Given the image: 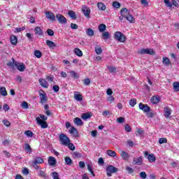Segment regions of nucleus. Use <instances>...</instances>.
<instances>
[{
    "label": "nucleus",
    "instance_id": "f257e3e1",
    "mask_svg": "<svg viewBox=\"0 0 179 179\" xmlns=\"http://www.w3.org/2000/svg\"><path fill=\"white\" fill-rule=\"evenodd\" d=\"M59 141L63 146H68V144L69 142H71V140L69 139V137H67L65 134H60L59 136Z\"/></svg>",
    "mask_w": 179,
    "mask_h": 179
},
{
    "label": "nucleus",
    "instance_id": "f03ea898",
    "mask_svg": "<svg viewBox=\"0 0 179 179\" xmlns=\"http://www.w3.org/2000/svg\"><path fill=\"white\" fill-rule=\"evenodd\" d=\"M114 38L117 40V41H120V43H125L127 40V37L120 31H116L114 34Z\"/></svg>",
    "mask_w": 179,
    "mask_h": 179
},
{
    "label": "nucleus",
    "instance_id": "7ed1b4c3",
    "mask_svg": "<svg viewBox=\"0 0 179 179\" xmlns=\"http://www.w3.org/2000/svg\"><path fill=\"white\" fill-rule=\"evenodd\" d=\"M117 171H118V169L114 166L110 165L106 167V174L108 177H111L113 173H117Z\"/></svg>",
    "mask_w": 179,
    "mask_h": 179
},
{
    "label": "nucleus",
    "instance_id": "20e7f679",
    "mask_svg": "<svg viewBox=\"0 0 179 179\" xmlns=\"http://www.w3.org/2000/svg\"><path fill=\"white\" fill-rule=\"evenodd\" d=\"M139 54L143 55L145 54H148L149 55H155V50L152 48H143L138 51Z\"/></svg>",
    "mask_w": 179,
    "mask_h": 179
},
{
    "label": "nucleus",
    "instance_id": "39448f33",
    "mask_svg": "<svg viewBox=\"0 0 179 179\" xmlns=\"http://www.w3.org/2000/svg\"><path fill=\"white\" fill-rule=\"evenodd\" d=\"M81 10H82L84 16H85V17H87V19H89L90 17V8H89L86 5H83L82 6Z\"/></svg>",
    "mask_w": 179,
    "mask_h": 179
},
{
    "label": "nucleus",
    "instance_id": "423d86ee",
    "mask_svg": "<svg viewBox=\"0 0 179 179\" xmlns=\"http://www.w3.org/2000/svg\"><path fill=\"white\" fill-rule=\"evenodd\" d=\"M36 121L38 125L41 126V128L42 129H45V128H48V124L47 123V122L43 121L39 117H37L36 118Z\"/></svg>",
    "mask_w": 179,
    "mask_h": 179
},
{
    "label": "nucleus",
    "instance_id": "0eeeda50",
    "mask_svg": "<svg viewBox=\"0 0 179 179\" xmlns=\"http://www.w3.org/2000/svg\"><path fill=\"white\" fill-rule=\"evenodd\" d=\"M138 108L143 111L145 114L150 112V108L148 104H143V103H140L138 104Z\"/></svg>",
    "mask_w": 179,
    "mask_h": 179
},
{
    "label": "nucleus",
    "instance_id": "6e6552de",
    "mask_svg": "<svg viewBox=\"0 0 179 179\" xmlns=\"http://www.w3.org/2000/svg\"><path fill=\"white\" fill-rule=\"evenodd\" d=\"M144 156L145 157H147L150 163H155V162H156V157L155 156L154 154L149 155V152H148V151H145L144 152Z\"/></svg>",
    "mask_w": 179,
    "mask_h": 179
},
{
    "label": "nucleus",
    "instance_id": "1a4fd4ad",
    "mask_svg": "<svg viewBox=\"0 0 179 179\" xmlns=\"http://www.w3.org/2000/svg\"><path fill=\"white\" fill-rule=\"evenodd\" d=\"M46 19H48V20H50V22H55V15L52 13L51 11H46L45 13Z\"/></svg>",
    "mask_w": 179,
    "mask_h": 179
},
{
    "label": "nucleus",
    "instance_id": "9d476101",
    "mask_svg": "<svg viewBox=\"0 0 179 179\" xmlns=\"http://www.w3.org/2000/svg\"><path fill=\"white\" fill-rule=\"evenodd\" d=\"M56 18L57 19L59 23H60L61 24H65V23H66V18L61 14H57L56 15Z\"/></svg>",
    "mask_w": 179,
    "mask_h": 179
},
{
    "label": "nucleus",
    "instance_id": "9b49d317",
    "mask_svg": "<svg viewBox=\"0 0 179 179\" xmlns=\"http://www.w3.org/2000/svg\"><path fill=\"white\" fill-rule=\"evenodd\" d=\"M15 67L20 71V72H24L26 69V66L23 63H20L18 62H15Z\"/></svg>",
    "mask_w": 179,
    "mask_h": 179
},
{
    "label": "nucleus",
    "instance_id": "f8f14e48",
    "mask_svg": "<svg viewBox=\"0 0 179 179\" xmlns=\"http://www.w3.org/2000/svg\"><path fill=\"white\" fill-rule=\"evenodd\" d=\"M164 110L165 118H170V115H171V113H173V110H171V108L169 107H164Z\"/></svg>",
    "mask_w": 179,
    "mask_h": 179
},
{
    "label": "nucleus",
    "instance_id": "ddd939ff",
    "mask_svg": "<svg viewBox=\"0 0 179 179\" xmlns=\"http://www.w3.org/2000/svg\"><path fill=\"white\" fill-rule=\"evenodd\" d=\"M38 82H39V84L41 85V86H42V87H45V89H48L49 85L45 79L39 78Z\"/></svg>",
    "mask_w": 179,
    "mask_h": 179
},
{
    "label": "nucleus",
    "instance_id": "4468645a",
    "mask_svg": "<svg viewBox=\"0 0 179 179\" xmlns=\"http://www.w3.org/2000/svg\"><path fill=\"white\" fill-rule=\"evenodd\" d=\"M120 156H121L122 159L123 160H125L126 162H128V160H129V154H128V152H127L124 150H122L120 152Z\"/></svg>",
    "mask_w": 179,
    "mask_h": 179
},
{
    "label": "nucleus",
    "instance_id": "2eb2a0df",
    "mask_svg": "<svg viewBox=\"0 0 179 179\" xmlns=\"http://www.w3.org/2000/svg\"><path fill=\"white\" fill-rule=\"evenodd\" d=\"M40 97H41V104H44V103H47L48 98L47 97V94H45V92H43V94H40Z\"/></svg>",
    "mask_w": 179,
    "mask_h": 179
},
{
    "label": "nucleus",
    "instance_id": "dca6fc26",
    "mask_svg": "<svg viewBox=\"0 0 179 179\" xmlns=\"http://www.w3.org/2000/svg\"><path fill=\"white\" fill-rule=\"evenodd\" d=\"M92 115H93V113H83L81 118L82 120H84V121H86L87 120H90V118H92Z\"/></svg>",
    "mask_w": 179,
    "mask_h": 179
},
{
    "label": "nucleus",
    "instance_id": "f3484780",
    "mask_svg": "<svg viewBox=\"0 0 179 179\" xmlns=\"http://www.w3.org/2000/svg\"><path fill=\"white\" fill-rule=\"evenodd\" d=\"M43 163H44V159H43L41 157H36L32 162V164H43Z\"/></svg>",
    "mask_w": 179,
    "mask_h": 179
},
{
    "label": "nucleus",
    "instance_id": "a211bd4d",
    "mask_svg": "<svg viewBox=\"0 0 179 179\" xmlns=\"http://www.w3.org/2000/svg\"><path fill=\"white\" fill-rule=\"evenodd\" d=\"M120 15L126 19L127 16L129 15V11L128 10V9H127V8H122L120 10Z\"/></svg>",
    "mask_w": 179,
    "mask_h": 179
},
{
    "label": "nucleus",
    "instance_id": "6ab92c4d",
    "mask_svg": "<svg viewBox=\"0 0 179 179\" xmlns=\"http://www.w3.org/2000/svg\"><path fill=\"white\" fill-rule=\"evenodd\" d=\"M46 45L49 47L51 50H54L55 47H57V44L55 43L52 42V41L46 40Z\"/></svg>",
    "mask_w": 179,
    "mask_h": 179
},
{
    "label": "nucleus",
    "instance_id": "aec40b11",
    "mask_svg": "<svg viewBox=\"0 0 179 179\" xmlns=\"http://www.w3.org/2000/svg\"><path fill=\"white\" fill-rule=\"evenodd\" d=\"M34 32L36 36H43L44 34L43 29H41V27H36L34 29Z\"/></svg>",
    "mask_w": 179,
    "mask_h": 179
},
{
    "label": "nucleus",
    "instance_id": "412c9836",
    "mask_svg": "<svg viewBox=\"0 0 179 179\" xmlns=\"http://www.w3.org/2000/svg\"><path fill=\"white\" fill-rule=\"evenodd\" d=\"M99 10L104 11L106 9H107V7L106 6V4L103 2H98L96 5Z\"/></svg>",
    "mask_w": 179,
    "mask_h": 179
},
{
    "label": "nucleus",
    "instance_id": "4be33fe9",
    "mask_svg": "<svg viewBox=\"0 0 179 179\" xmlns=\"http://www.w3.org/2000/svg\"><path fill=\"white\" fill-rule=\"evenodd\" d=\"M143 162V160L142 159V157H139L133 159L134 164H138V166H141V164H142Z\"/></svg>",
    "mask_w": 179,
    "mask_h": 179
},
{
    "label": "nucleus",
    "instance_id": "5701e85b",
    "mask_svg": "<svg viewBox=\"0 0 179 179\" xmlns=\"http://www.w3.org/2000/svg\"><path fill=\"white\" fill-rule=\"evenodd\" d=\"M152 104H157L160 102V96H154L150 99Z\"/></svg>",
    "mask_w": 179,
    "mask_h": 179
},
{
    "label": "nucleus",
    "instance_id": "b1692460",
    "mask_svg": "<svg viewBox=\"0 0 179 179\" xmlns=\"http://www.w3.org/2000/svg\"><path fill=\"white\" fill-rule=\"evenodd\" d=\"M74 99L76 101H82V100H83V96L78 93V92H76L74 94Z\"/></svg>",
    "mask_w": 179,
    "mask_h": 179
},
{
    "label": "nucleus",
    "instance_id": "393cba45",
    "mask_svg": "<svg viewBox=\"0 0 179 179\" xmlns=\"http://www.w3.org/2000/svg\"><path fill=\"white\" fill-rule=\"evenodd\" d=\"M13 62H9L7 65L11 69H15L16 68V62L14 58H12Z\"/></svg>",
    "mask_w": 179,
    "mask_h": 179
},
{
    "label": "nucleus",
    "instance_id": "a878e982",
    "mask_svg": "<svg viewBox=\"0 0 179 179\" xmlns=\"http://www.w3.org/2000/svg\"><path fill=\"white\" fill-rule=\"evenodd\" d=\"M48 164H50V166H55V164H57V159H55L54 157H49Z\"/></svg>",
    "mask_w": 179,
    "mask_h": 179
},
{
    "label": "nucleus",
    "instance_id": "bb28decb",
    "mask_svg": "<svg viewBox=\"0 0 179 179\" xmlns=\"http://www.w3.org/2000/svg\"><path fill=\"white\" fill-rule=\"evenodd\" d=\"M85 33L88 37H92V36H94V31L92 29V28L86 29Z\"/></svg>",
    "mask_w": 179,
    "mask_h": 179
},
{
    "label": "nucleus",
    "instance_id": "cd10ccee",
    "mask_svg": "<svg viewBox=\"0 0 179 179\" xmlns=\"http://www.w3.org/2000/svg\"><path fill=\"white\" fill-rule=\"evenodd\" d=\"M10 43L13 45H16L17 44V36L15 35L10 36Z\"/></svg>",
    "mask_w": 179,
    "mask_h": 179
},
{
    "label": "nucleus",
    "instance_id": "c85d7f7f",
    "mask_svg": "<svg viewBox=\"0 0 179 179\" xmlns=\"http://www.w3.org/2000/svg\"><path fill=\"white\" fill-rule=\"evenodd\" d=\"M74 124L76 125H78V126H82L83 125V122L82 121V119L79 118V117H76L73 120Z\"/></svg>",
    "mask_w": 179,
    "mask_h": 179
},
{
    "label": "nucleus",
    "instance_id": "c756f323",
    "mask_svg": "<svg viewBox=\"0 0 179 179\" xmlns=\"http://www.w3.org/2000/svg\"><path fill=\"white\" fill-rule=\"evenodd\" d=\"M69 133L71 134L72 135H74V136H78V129H76V128H75L74 127H72L70 129H69Z\"/></svg>",
    "mask_w": 179,
    "mask_h": 179
},
{
    "label": "nucleus",
    "instance_id": "7c9ffc66",
    "mask_svg": "<svg viewBox=\"0 0 179 179\" xmlns=\"http://www.w3.org/2000/svg\"><path fill=\"white\" fill-rule=\"evenodd\" d=\"M74 53L78 57H83V52H82V50H80V49H79L78 48L74 49Z\"/></svg>",
    "mask_w": 179,
    "mask_h": 179
},
{
    "label": "nucleus",
    "instance_id": "2f4dec72",
    "mask_svg": "<svg viewBox=\"0 0 179 179\" xmlns=\"http://www.w3.org/2000/svg\"><path fill=\"white\" fill-rule=\"evenodd\" d=\"M106 154L108 155V156H110V157H115V156H117V152L111 150H108L106 151Z\"/></svg>",
    "mask_w": 179,
    "mask_h": 179
},
{
    "label": "nucleus",
    "instance_id": "473e14b6",
    "mask_svg": "<svg viewBox=\"0 0 179 179\" xmlns=\"http://www.w3.org/2000/svg\"><path fill=\"white\" fill-rule=\"evenodd\" d=\"M106 29H107V27L104 24H101L98 27V29L99 30L100 33H103Z\"/></svg>",
    "mask_w": 179,
    "mask_h": 179
},
{
    "label": "nucleus",
    "instance_id": "72a5a7b5",
    "mask_svg": "<svg viewBox=\"0 0 179 179\" xmlns=\"http://www.w3.org/2000/svg\"><path fill=\"white\" fill-rule=\"evenodd\" d=\"M162 63L164 64V65H165V66H168V65H170L171 62H170V59H169L168 57H163Z\"/></svg>",
    "mask_w": 179,
    "mask_h": 179
},
{
    "label": "nucleus",
    "instance_id": "f704fd0d",
    "mask_svg": "<svg viewBox=\"0 0 179 179\" xmlns=\"http://www.w3.org/2000/svg\"><path fill=\"white\" fill-rule=\"evenodd\" d=\"M68 15L70 17H72L73 20H76V13L73 10H69Z\"/></svg>",
    "mask_w": 179,
    "mask_h": 179
},
{
    "label": "nucleus",
    "instance_id": "c9c22d12",
    "mask_svg": "<svg viewBox=\"0 0 179 179\" xmlns=\"http://www.w3.org/2000/svg\"><path fill=\"white\" fill-rule=\"evenodd\" d=\"M172 86L173 87L174 92H179V83L178 82H174L172 84Z\"/></svg>",
    "mask_w": 179,
    "mask_h": 179
},
{
    "label": "nucleus",
    "instance_id": "e433bc0d",
    "mask_svg": "<svg viewBox=\"0 0 179 179\" xmlns=\"http://www.w3.org/2000/svg\"><path fill=\"white\" fill-rule=\"evenodd\" d=\"M0 93L1 94V96H8V92H6V88H5L4 87H1L0 88Z\"/></svg>",
    "mask_w": 179,
    "mask_h": 179
},
{
    "label": "nucleus",
    "instance_id": "4c0bfd02",
    "mask_svg": "<svg viewBox=\"0 0 179 179\" xmlns=\"http://www.w3.org/2000/svg\"><path fill=\"white\" fill-rule=\"evenodd\" d=\"M126 19L129 23H135V18L131 14H129Z\"/></svg>",
    "mask_w": 179,
    "mask_h": 179
},
{
    "label": "nucleus",
    "instance_id": "58836bf2",
    "mask_svg": "<svg viewBox=\"0 0 179 179\" xmlns=\"http://www.w3.org/2000/svg\"><path fill=\"white\" fill-rule=\"evenodd\" d=\"M143 134H145V131L141 129H137V130L135 131L136 136H141V135H143Z\"/></svg>",
    "mask_w": 179,
    "mask_h": 179
},
{
    "label": "nucleus",
    "instance_id": "ea45409f",
    "mask_svg": "<svg viewBox=\"0 0 179 179\" xmlns=\"http://www.w3.org/2000/svg\"><path fill=\"white\" fill-rule=\"evenodd\" d=\"M102 38L103 40H108L110 38V33L107 31L102 33Z\"/></svg>",
    "mask_w": 179,
    "mask_h": 179
},
{
    "label": "nucleus",
    "instance_id": "a19ab883",
    "mask_svg": "<svg viewBox=\"0 0 179 179\" xmlns=\"http://www.w3.org/2000/svg\"><path fill=\"white\" fill-rule=\"evenodd\" d=\"M70 74L71 75L72 78H74V79H79V74L76 72L71 71H70Z\"/></svg>",
    "mask_w": 179,
    "mask_h": 179
},
{
    "label": "nucleus",
    "instance_id": "79ce46f5",
    "mask_svg": "<svg viewBox=\"0 0 179 179\" xmlns=\"http://www.w3.org/2000/svg\"><path fill=\"white\" fill-rule=\"evenodd\" d=\"M65 163L67 164V166H71V164H72V159H71L69 157H66L65 158Z\"/></svg>",
    "mask_w": 179,
    "mask_h": 179
},
{
    "label": "nucleus",
    "instance_id": "37998d69",
    "mask_svg": "<svg viewBox=\"0 0 179 179\" xmlns=\"http://www.w3.org/2000/svg\"><path fill=\"white\" fill-rule=\"evenodd\" d=\"M95 52H96V54H97L98 55H100V54L103 52V50L100 46H96L95 47Z\"/></svg>",
    "mask_w": 179,
    "mask_h": 179
},
{
    "label": "nucleus",
    "instance_id": "c03bdc74",
    "mask_svg": "<svg viewBox=\"0 0 179 179\" xmlns=\"http://www.w3.org/2000/svg\"><path fill=\"white\" fill-rule=\"evenodd\" d=\"M24 135H26V136H27L28 138H33V133L30 130L25 131Z\"/></svg>",
    "mask_w": 179,
    "mask_h": 179
},
{
    "label": "nucleus",
    "instance_id": "a18cd8bd",
    "mask_svg": "<svg viewBox=\"0 0 179 179\" xmlns=\"http://www.w3.org/2000/svg\"><path fill=\"white\" fill-rule=\"evenodd\" d=\"M24 30H26V27H24L15 28L14 33H20V31H23Z\"/></svg>",
    "mask_w": 179,
    "mask_h": 179
},
{
    "label": "nucleus",
    "instance_id": "49530a36",
    "mask_svg": "<svg viewBox=\"0 0 179 179\" xmlns=\"http://www.w3.org/2000/svg\"><path fill=\"white\" fill-rule=\"evenodd\" d=\"M129 106H131V107H135V106H136V99H131L129 101Z\"/></svg>",
    "mask_w": 179,
    "mask_h": 179
},
{
    "label": "nucleus",
    "instance_id": "de8ad7c7",
    "mask_svg": "<svg viewBox=\"0 0 179 179\" xmlns=\"http://www.w3.org/2000/svg\"><path fill=\"white\" fill-rule=\"evenodd\" d=\"M38 176L42 177V178H45V172L41 169L38 171Z\"/></svg>",
    "mask_w": 179,
    "mask_h": 179
},
{
    "label": "nucleus",
    "instance_id": "09e8293b",
    "mask_svg": "<svg viewBox=\"0 0 179 179\" xmlns=\"http://www.w3.org/2000/svg\"><path fill=\"white\" fill-rule=\"evenodd\" d=\"M25 151L27 153H31V147H30V145L25 144Z\"/></svg>",
    "mask_w": 179,
    "mask_h": 179
},
{
    "label": "nucleus",
    "instance_id": "8fccbe9b",
    "mask_svg": "<svg viewBox=\"0 0 179 179\" xmlns=\"http://www.w3.org/2000/svg\"><path fill=\"white\" fill-rule=\"evenodd\" d=\"M108 69L111 73H114L117 71V68L115 66H108Z\"/></svg>",
    "mask_w": 179,
    "mask_h": 179
},
{
    "label": "nucleus",
    "instance_id": "3c124183",
    "mask_svg": "<svg viewBox=\"0 0 179 179\" xmlns=\"http://www.w3.org/2000/svg\"><path fill=\"white\" fill-rule=\"evenodd\" d=\"M21 107L25 110H27V108H29V103H27L26 101H23L21 104Z\"/></svg>",
    "mask_w": 179,
    "mask_h": 179
},
{
    "label": "nucleus",
    "instance_id": "603ef678",
    "mask_svg": "<svg viewBox=\"0 0 179 179\" xmlns=\"http://www.w3.org/2000/svg\"><path fill=\"white\" fill-rule=\"evenodd\" d=\"M34 55L36 57V58H40L42 55V53L40 50H35Z\"/></svg>",
    "mask_w": 179,
    "mask_h": 179
},
{
    "label": "nucleus",
    "instance_id": "864d4df0",
    "mask_svg": "<svg viewBox=\"0 0 179 179\" xmlns=\"http://www.w3.org/2000/svg\"><path fill=\"white\" fill-rule=\"evenodd\" d=\"M159 143L160 145H163V143H167V138H159Z\"/></svg>",
    "mask_w": 179,
    "mask_h": 179
},
{
    "label": "nucleus",
    "instance_id": "5fc2aeb1",
    "mask_svg": "<svg viewBox=\"0 0 179 179\" xmlns=\"http://www.w3.org/2000/svg\"><path fill=\"white\" fill-rule=\"evenodd\" d=\"M164 2L168 8L173 7V4L170 2V0H164Z\"/></svg>",
    "mask_w": 179,
    "mask_h": 179
},
{
    "label": "nucleus",
    "instance_id": "6e6d98bb",
    "mask_svg": "<svg viewBox=\"0 0 179 179\" xmlns=\"http://www.w3.org/2000/svg\"><path fill=\"white\" fill-rule=\"evenodd\" d=\"M113 8H116V9H118L120 6H121V4H120V2L118 1H114L113 3Z\"/></svg>",
    "mask_w": 179,
    "mask_h": 179
},
{
    "label": "nucleus",
    "instance_id": "4d7b16f0",
    "mask_svg": "<svg viewBox=\"0 0 179 179\" xmlns=\"http://www.w3.org/2000/svg\"><path fill=\"white\" fill-rule=\"evenodd\" d=\"M52 176L53 179H61V178H59V175L57 172H53L52 173Z\"/></svg>",
    "mask_w": 179,
    "mask_h": 179
},
{
    "label": "nucleus",
    "instance_id": "13d9d810",
    "mask_svg": "<svg viewBox=\"0 0 179 179\" xmlns=\"http://www.w3.org/2000/svg\"><path fill=\"white\" fill-rule=\"evenodd\" d=\"M148 176L146 175V172L142 171L140 173V178L145 179Z\"/></svg>",
    "mask_w": 179,
    "mask_h": 179
},
{
    "label": "nucleus",
    "instance_id": "bf43d9fd",
    "mask_svg": "<svg viewBox=\"0 0 179 179\" xmlns=\"http://www.w3.org/2000/svg\"><path fill=\"white\" fill-rule=\"evenodd\" d=\"M67 146L69 148V149H70V150H73L75 149V145H73V143L69 142L68 144H67Z\"/></svg>",
    "mask_w": 179,
    "mask_h": 179
},
{
    "label": "nucleus",
    "instance_id": "052dcab7",
    "mask_svg": "<svg viewBox=\"0 0 179 179\" xmlns=\"http://www.w3.org/2000/svg\"><path fill=\"white\" fill-rule=\"evenodd\" d=\"M117 121L119 124H122L123 122H125V118L122 117H120L117 118Z\"/></svg>",
    "mask_w": 179,
    "mask_h": 179
},
{
    "label": "nucleus",
    "instance_id": "680f3d73",
    "mask_svg": "<svg viewBox=\"0 0 179 179\" xmlns=\"http://www.w3.org/2000/svg\"><path fill=\"white\" fill-rule=\"evenodd\" d=\"M47 34H48V36H54V31H52V29H48L46 31Z\"/></svg>",
    "mask_w": 179,
    "mask_h": 179
},
{
    "label": "nucleus",
    "instance_id": "e2e57ef3",
    "mask_svg": "<svg viewBox=\"0 0 179 179\" xmlns=\"http://www.w3.org/2000/svg\"><path fill=\"white\" fill-rule=\"evenodd\" d=\"M3 110H4V111H9V110H10V107H9V105H8L7 103H4L3 106Z\"/></svg>",
    "mask_w": 179,
    "mask_h": 179
},
{
    "label": "nucleus",
    "instance_id": "0e129e2a",
    "mask_svg": "<svg viewBox=\"0 0 179 179\" xmlns=\"http://www.w3.org/2000/svg\"><path fill=\"white\" fill-rule=\"evenodd\" d=\"M46 80L48 82H53L54 81V76H48L46 77Z\"/></svg>",
    "mask_w": 179,
    "mask_h": 179
},
{
    "label": "nucleus",
    "instance_id": "69168bd1",
    "mask_svg": "<svg viewBox=\"0 0 179 179\" xmlns=\"http://www.w3.org/2000/svg\"><path fill=\"white\" fill-rule=\"evenodd\" d=\"M83 82L85 86H89V85H90V79L89 78L84 79Z\"/></svg>",
    "mask_w": 179,
    "mask_h": 179
},
{
    "label": "nucleus",
    "instance_id": "338daca9",
    "mask_svg": "<svg viewBox=\"0 0 179 179\" xmlns=\"http://www.w3.org/2000/svg\"><path fill=\"white\" fill-rule=\"evenodd\" d=\"M52 89L55 93H58V92H59V86L58 85H53Z\"/></svg>",
    "mask_w": 179,
    "mask_h": 179
},
{
    "label": "nucleus",
    "instance_id": "774afa93",
    "mask_svg": "<svg viewBox=\"0 0 179 179\" xmlns=\"http://www.w3.org/2000/svg\"><path fill=\"white\" fill-rule=\"evenodd\" d=\"M3 124L6 127H10V122H9L8 120H3Z\"/></svg>",
    "mask_w": 179,
    "mask_h": 179
}]
</instances>
